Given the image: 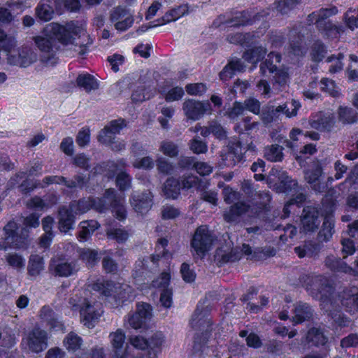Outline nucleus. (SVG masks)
<instances>
[{
  "label": "nucleus",
  "instance_id": "5701e85b",
  "mask_svg": "<svg viewBox=\"0 0 358 358\" xmlns=\"http://www.w3.org/2000/svg\"><path fill=\"white\" fill-rule=\"evenodd\" d=\"M60 6V3L53 0H41L36 8L37 17L43 21H49L53 17L54 9L52 4Z\"/></svg>",
  "mask_w": 358,
  "mask_h": 358
},
{
  "label": "nucleus",
  "instance_id": "39448f33",
  "mask_svg": "<svg viewBox=\"0 0 358 358\" xmlns=\"http://www.w3.org/2000/svg\"><path fill=\"white\" fill-rule=\"evenodd\" d=\"M337 13L336 7L322 8L310 14L307 21L309 24H315L319 31L327 37L336 38L344 31V29L342 26L334 24L328 18Z\"/></svg>",
  "mask_w": 358,
  "mask_h": 358
},
{
  "label": "nucleus",
  "instance_id": "a878e982",
  "mask_svg": "<svg viewBox=\"0 0 358 358\" xmlns=\"http://www.w3.org/2000/svg\"><path fill=\"white\" fill-rule=\"evenodd\" d=\"M250 211V206L243 202H238L231 206L229 211L224 214V217L227 222H234L237 220L240 215Z\"/></svg>",
  "mask_w": 358,
  "mask_h": 358
},
{
  "label": "nucleus",
  "instance_id": "c85d7f7f",
  "mask_svg": "<svg viewBox=\"0 0 358 358\" xmlns=\"http://www.w3.org/2000/svg\"><path fill=\"white\" fill-rule=\"evenodd\" d=\"M320 245L313 241L306 242L303 245L296 247L294 251L300 258L314 257L320 252Z\"/></svg>",
  "mask_w": 358,
  "mask_h": 358
},
{
  "label": "nucleus",
  "instance_id": "052dcab7",
  "mask_svg": "<svg viewBox=\"0 0 358 358\" xmlns=\"http://www.w3.org/2000/svg\"><path fill=\"white\" fill-rule=\"evenodd\" d=\"M8 264L15 269L23 268L25 266V259L20 255L10 253L6 256Z\"/></svg>",
  "mask_w": 358,
  "mask_h": 358
},
{
  "label": "nucleus",
  "instance_id": "e433bc0d",
  "mask_svg": "<svg viewBox=\"0 0 358 358\" xmlns=\"http://www.w3.org/2000/svg\"><path fill=\"white\" fill-rule=\"evenodd\" d=\"M338 115L340 120L344 124H353L358 121V113L352 108L340 107Z\"/></svg>",
  "mask_w": 358,
  "mask_h": 358
},
{
  "label": "nucleus",
  "instance_id": "6e6d98bb",
  "mask_svg": "<svg viewBox=\"0 0 358 358\" xmlns=\"http://www.w3.org/2000/svg\"><path fill=\"white\" fill-rule=\"evenodd\" d=\"M199 309H196L192 319V325L198 327L200 330H205L206 332L210 330L211 322L208 318L202 319L199 317Z\"/></svg>",
  "mask_w": 358,
  "mask_h": 358
},
{
  "label": "nucleus",
  "instance_id": "09e8293b",
  "mask_svg": "<svg viewBox=\"0 0 358 358\" xmlns=\"http://www.w3.org/2000/svg\"><path fill=\"white\" fill-rule=\"evenodd\" d=\"M259 250H260V249H257L252 252L251 247L249 245H247L245 243L243 244L242 248H241V251H242L243 254H244L245 255L250 256V258H251V259L266 257L268 256L274 255V254H275L274 250L273 249L272 250H270V249L262 250V255H261L259 257L257 255V253Z\"/></svg>",
  "mask_w": 358,
  "mask_h": 358
},
{
  "label": "nucleus",
  "instance_id": "4be33fe9",
  "mask_svg": "<svg viewBox=\"0 0 358 358\" xmlns=\"http://www.w3.org/2000/svg\"><path fill=\"white\" fill-rule=\"evenodd\" d=\"M322 175V168L318 164H314L310 170L305 172V179L312 188L318 192H322L325 186L320 182V177Z\"/></svg>",
  "mask_w": 358,
  "mask_h": 358
},
{
  "label": "nucleus",
  "instance_id": "423d86ee",
  "mask_svg": "<svg viewBox=\"0 0 358 358\" xmlns=\"http://www.w3.org/2000/svg\"><path fill=\"white\" fill-rule=\"evenodd\" d=\"M92 289L99 292L106 297L113 298L115 305L134 298L131 287L126 284H115L112 281L98 280L92 285Z\"/></svg>",
  "mask_w": 358,
  "mask_h": 358
},
{
  "label": "nucleus",
  "instance_id": "4c0bfd02",
  "mask_svg": "<svg viewBox=\"0 0 358 358\" xmlns=\"http://www.w3.org/2000/svg\"><path fill=\"white\" fill-rule=\"evenodd\" d=\"M325 264L331 270L334 271L348 273L352 270L351 268L341 260V259H338L334 256L327 257L325 260Z\"/></svg>",
  "mask_w": 358,
  "mask_h": 358
},
{
  "label": "nucleus",
  "instance_id": "ea45409f",
  "mask_svg": "<svg viewBox=\"0 0 358 358\" xmlns=\"http://www.w3.org/2000/svg\"><path fill=\"white\" fill-rule=\"evenodd\" d=\"M266 53V50L260 46L246 51L243 57L248 62L256 64L262 58H263Z\"/></svg>",
  "mask_w": 358,
  "mask_h": 358
},
{
  "label": "nucleus",
  "instance_id": "37998d69",
  "mask_svg": "<svg viewBox=\"0 0 358 358\" xmlns=\"http://www.w3.org/2000/svg\"><path fill=\"white\" fill-rule=\"evenodd\" d=\"M228 148L233 153L234 157V159H231L229 164H237L241 162L243 158V154L246 152V148L243 147L239 141L231 143Z\"/></svg>",
  "mask_w": 358,
  "mask_h": 358
},
{
  "label": "nucleus",
  "instance_id": "0e129e2a",
  "mask_svg": "<svg viewBox=\"0 0 358 358\" xmlns=\"http://www.w3.org/2000/svg\"><path fill=\"white\" fill-rule=\"evenodd\" d=\"M15 45L13 38L8 36L2 29H0V48L8 52Z\"/></svg>",
  "mask_w": 358,
  "mask_h": 358
},
{
  "label": "nucleus",
  "instance_id": "ddd939ff",
  "mask_svg": "<svg viewBox=\"0 0 358 358\" xmlns=\"http://www.w3.org/2000/svg\"><path fill=\"white\" fill-rule=\"evenodd\" d=\"M108 204L103 203L102 198H84L78 201H74L69 206L71 210L75 215L83 214L90 209L94 208L99 212H104L108 208Z\"/></svg>",
  "mask_w": 358,
  "mask_h": 358
},
{
  "label": "nucleus",
  "instance_id": "2f4dec72",
  "mask_svg": "<svg viewBox=\"0 0 358 358\" xmlns=\"http://www.w3.org/2000/svg\"><path fill=\"white\" fill-rule=\"evenodd\" d=\"M301 105L298 100L292 99L291 101L286 102L282 105L276 107V111L279 115L283 114L287 118L296 116L298 110L301 108Z\"/></svg>",
  "mask_w": 358,
  "mask_h": 358
},
{
  "label": "nucleus",
  "instance_id": "3c124183",
  "mask_svg": "<svg viewBox=\"0 0 358 358\" xmlns=\"http://www.w3.org/2000/svg\"><path fill=\"white\" fill-rule=\"evenodd\" d=\"M260 117L262 122L267 124L275 121L279 117V114L276 111V107L267 106L262 109Z\"/></svg>",
  "mask_w": 358,
  "mask_h": 358
},
{
  "label": "nucleus",
  "instance_id": "13d9d810",
  "mask_svg": "<svg viewBox=\"0 0 358 358\" xmlns=\"http://www.w3.org/2000/svg\"><path fill=\"white\" fill-rule=\"evenodd\" d=\"M345 22L351 30L358 27V9H349L345 14Z\"/></svg>",
  "mask_w": 358,
  "mask_h": 358
},
{
  "label": "nucleus",
  "instance_id": "603ef678",
  "mask_svg": "<svg viewBox=\"0 0 358 358\" xmlns=\"http://www.w3.org/2000/svg\"><path fill=\"white\" fill-rule=\"evenodd\" d=\"M107 236L110 239H114L118 243H124L129 238L128 232L121 228H111L107 230Z\"/></svg>",
  "mask_w": 358,
  "mask_h": 358
},
{
  "label": "nucleus",
  "instance_id": "412c9836",
  "mask_svg": "<svg viewBox=\"0 0 358 358\" xmlns=\"http://www.w3.org/2000/svg\"><path fill=\"white\" fill-rule=\"evenodd\" d=\"M39 316L43 322H45L50 326V329L55 331L63 330L64 324L50 307L43 306L40 310Z\"/></svg>",
  "mask_w": 358,
  "mask_h": 358
},
{
  "label": "nucleus",
  "instance_id": "e2e57ef3",
  "mask_svg": "<svg viewBox=\"0 0 358 358\" xmlns=\"http://www.w3.org/2000/svg\"><path fill=\"white\" fill-rule=\"evenodd\" d=\"M308 338L315 342L317 345H324L328 338L318 329H311L308 333Z\"/></svg>",
  "mask_w": 358,
  "mask_h": 358
},
{
  "label": "nucleus",
  "instance_id": "f257e3e1",
  "mask_svg": "<svg viewBox=\"0 0 358 358\" xmlns=\"http://www.w3.org/2000/svg\"><path fill=\"white\" fill-rule=\"evenodd\" d=\"M85 36V27L81 22L71 21L65 24L51 22L43 28L42 35L35 36L34 41L41 52L47 55V62L58 50L55 40L62 45L64 50L73 55H85L87 52V44L79 41Z\"/></svg>",
  "mask_w": 358,
  "mask_h": 358
},
{
  "label": "nucleus",
  "instance_id": "58836bf2",
  "mask_svg": "<svg viewBox=\"0 0 358 358\" xmlns=\"http://www.w3.org/2000/svg\"><path fill=\"white\" fill-rule=\"evenodd\" d=\"M180 184L173 178H169L164 187V195L168 198L176 199L180 194Z\"/></svg>",
  "mask_w": 358,
  "mask_h": 358
},
{
  "label": "nucleus",
  "instance_id": "f03ea898",
  "mask_svg": "<svg viewBox=\"0 0 358 358\" xmlns=\"http://www.w3.org/2000/svg\"><path fill=\"white\" fill-rule=\"evenodd\" d=\"M305 286L313 296L321 301V306L326 311H330L329 306L334 308L341 304L348 308L352 307L354 299L358 294V288L352 287L343 289L334 295L328 280L321 275L308 276Z\"/></svg>",
  "mask_w": 358,
  "mask_h": 358
},
{
  "label": "nucleus",
  "instance_id": "aec40b11",
  "mask_svg": "<svg viewBox=\"0 0 358 358\" xmlns=\"http://www.w3.org/2000/svg\"><path fill=\"white\" fill-rule=\"evenodd\" d=\"M147 342L148 351H145L141 358H158V355L161 352L165 343L164 334L159 331L155 332L147 340Z\"/></svg>",
  "mask_w": 358,
  "mask_h": 358
},
{
  "label": "nucleus",
  "instance_id": "9d476101",
  "mask_svg": "<svg viewBox=\"0 0 358 358\" xmlns=\"http://www.w3.org/2000/svg\"><path fill=\"white\" fill-rule=\"evenodd\" d=\"M213 238L206 226L198 227L192 239L191 245L196 255L203 257L210 249Z\"/></svg>",
  "mask_w": 358,
  "mask_h": 358
},
{
  "label": "nucleus",
  "instance_id": "6e6552de",
  "mask_svg": "<svg viewBox=\"0 0 358 358\" xmlns=\"http://www.w3.org/2000/svg\"><path fill=\"white\" fill-rule=\"evenodd\" d=\"M275 58L276 63H279L281 60V56L278 53L271 52L267 56L266 59L260 66V71L263 76H267L273 74L275 82L280 85L286 84L288 79V73L284 69H278L273 64V59Z\"/></svg>",
  "mask_w": 358,
  "mask_h": 358
},
{
  "label": "nucleus",
  "instance_id": "f8f14e48",
  "mask_svg": "<svg viewBox=\"0 0 358 358\" xmlns=\"http://www.w3.org/2000/svg\"><path fill=\"white\" fill-rule=\"evenodd\" d=\"M110 20L117 31H124L132 26L134 14L129 9L118 6L110 10Z\"/></svg>",
  "mask_w": 358,
  "mask_h": 358
},
{
  "label": "nucleus",
  "instance_id": "cd10ccee",
  "mask_svg": "<svg viewBox=\"0 0 358 358\" xmlns=\"http://www.w3.org/2000/svg\"><path fill=\"white\" fill-rule=\"evenodd\" d=\"M181 9V8H178L170 10L169 12L166 13L162 19L157 20V24H153V22H151L148 27H142L140 29L138 30V31L140 33H143L146 31L149 28H153L158 25H162L178 20L184 13Z\"/></svg>",
  "mask_w": 358,
  "mask_h": 358
},
{
  "label": "nucleus",
  "instance_id": "b1692460",
  "mask_svg": "<svg viewBox=\"0 0 358 358\" xmlns=\"http://www.w3.org/2000/svg\"><path fill=\"white\" fill-rule=\"evenodd\" d=\"M110 342L117 358H126L127 350L123 348L125 335L122 330L117 329L110 334Z\"/></svg>",
  "mask_w": 358,
  "mask_h": 358
},
{
  "label": "nucleus",
  "instance_id": "a211bd4d",
  "mask_svg": "<svg viewBox=\"0 0 358 358\" xmlns=\"http://www.w3.org/2000/svg\"><path fill=\"white\" fill-rule=\"evenodd\" d=\"M320 218L316 208L307 206L303 208L301 222L304 231H313L318 228Z\"/></svg>",
  "mask_w": 358,
  "mask_h": 358
},
{
  "label": "nucleus",
  "instance_id": "c9c22d12",
  "mask_svg": "<svg viewBox=\"0 0 358 358\" xmlns=\"http://www.w3.org/2000/svg\"><path fill=\"white\" fill-rule=\"evenodd\" d=\"M77 85L89 92L98 88L96 80L91 75L85 73L80 74L76 79Z\"/></svg>",
  "mask_w": 358,
  "mask_h": 358
},
{
  "label": "nucleus",
  "instance_id": "9b49d317",
  "mask_svg": "<svg viewBox=\"0 0 358 358\" xmlns=\"http://www.w3.org/2000/svg\"><path fill=\"white\" fill-rule=\"evenodd\" d=\"M36 59V53L29 48H22L17 50L11 48L7 53V61L10 65L27 67Z\"/></svg>",
  "mask_w": 358,
  "mask_h": 358
},
{
  "label": "nucleus",
  "instance_id": "7ed1b4c3",
  "mask_svg": "<svg viewBox=\"0 0 358 358\" xmlns=\"http://www.w3.org/2000/svg\"><path fill=\"white\" fill-rule=\"evenodd\" d=\"M40 215L31 213L24 219L25 227L21 233L17 232V224L14 221L9 222L3 228V237L0 242V250H7L8 248H23L26 245L28 235L27 228H36L39 226Z\"/></svg>",
  "mask_w": 358,
  "mask_h": 358
},
{
  "label": "nucleus",
  "instance_id": "338daca9",
  "mask_svg": "<svg viewBox=\"0 0 358 358\" xmlns=\"http://www.w3.org/2000/svg\"><path fill=\"white\" fill-rule=\"evenodd\" d=\"M180 210L171 205L163 206L161 210L162 217L164 220L174 219L179 216Z\"/></svg>",
  "mask_w": 358,
  "mask_h": 358
},
{
  "label": "nucleus",
  "instance_id": "4d7b16f0",
  "mask_svg": "<svg viewBox=\"0 0 358 358\" xmlns=\"http://www.w3.org/2000/svg\"><path fill=\"white\" fill-rule=\"evenodd\" d=\"M254 36L250 33L242 34L241 33H236L235 34H230L227 37V40L230 43H240L241 45H248L251 41V37Z\"/></svg>",
  "mask_w": 358,
  "mask_h": 358
},
{
  "label": "nucleus",
  "instance_id": "393cba45",
  "mask_svg": "<svg viewBox=\"0 0 358 358\" xmlns=\"http://www.w3.org/2000/svg\"><path fill=\"white\" fill-rule=\"evenodd\" d=\"M73 212L66 207H62L59 210V227L61 231L67 232L73 228L74 224Z\"/></svg>",
  "mask_w": 358,
  "mask_h": 358
},
{
  "label": "nucleus",
  "instance_id": "0eeeda50",
  "mask_svg": "<svg viewBox=\"0 0 358 358\" xmlns=\"http://www.w3.org/2000/svg\"><path fill=\"white\" fill-rule=\"evenodd\" d=\"M47 332L39 327H34L23 337L22 345L24 349L38 353L47 348Z\"/></svg>",
  "mask_w": 358,
  "mask_h": 358
},
{
  "label": "nucleus",
  "instance_id": "1a4fd4ad",
  "mask_svg": "<svg viewBox=\"0 0 358 358\" xmlns=\"http://www.w3.org/2000/svg\"><path fill=\"white\" fill-rule=\"evenodd\" d=\"M103 203L108 204V210L111 208L114 216L119 220H124L127 217V210L124 205L125 197L117 195L115 189H106L102 198Z\"/></svg>",
  "mask_w": 358,
  "mask_h": 358
},
{
  "label": "nucleus",
  "instance_id": "864d4df0",
  "mask_svg": "<svg viewBox=\"0 0 358 358\" xmlns=\"http://www.w3.org/2000/svg\"><path fill=\"white\" fill-rule=\"evenodd\" d=\"M171 275L170 273L164 271L152 282V287L156 289H159L160 291H163L164 289H171L169 287Z\"/></svg>",
  "mask_w": 358,
  "mask_h": 358
},
{
  "label": "nucleus",
  "instance_id": "79ce46f5",
  "mask_svg": "<svg viewBox=\"0 0 358 358\" xmlns=\"http://www.w3.org/2000/svg\"><path fill=\"white\" fill-rule=\"evenodd\" d=\"M43 257L32 255L30 257L28 266L29 273L32 276H36L40 273L43 269Z\"/></svg>",
  "mask_w": 358,
  "mask_h": 358
},
{
  "label": "nucleus",
  "instance_id": "774afa93",
  "mask_svg": "<svg viewBox=\"0 0 358 358\" xmlns=\"http://www.w3.org/2000/svg\"><path fill=\"white\" fill-rule=\"evenodd\" d=\"M189 149L195 154H202L206 152L208 147L205 142L194 138L189 142Z\"/></svg>",
  "mask_w": 358,
  "mask_h": 358
},
{
  "label": "nucleus",
  "instance_id": "f704fd0d",
  "mask_svg": "<svg viewBox=\"0 0 358 358\" xmlns=\"http://www.w3.org/2000/svg\"><path fill=\"white\" fill-rule=\"evenodd\" d=\"M159 260V255H152L148 259H138L135 264L133 269V276L136 278L137 277L141 276L146 271L148 267V261H150L153 263V264H156Z\"/></svg>",
  "mask_w": 358,
  "mask_h": 358
},
{
  "label": "nucleus",
  "instance_id": "c756f323",
  "mask_svg": "<svg viewBox=\"0 0 358 358\" xmlns=\"http://www.w3.org/2000/svg\"><path fill=\"white\" fill-rule=\"evenodd\" d=\"M262 17V15H257L251 18L248 12L238 13L232 19L227 21V23L230 27L244 26L251 24L257 20H260Z\"/></svg>",
  "mask_w": 358,
  "mask_h": 358
},
{
  "label": "nucleus",
  "instance_id": "2eb2a0df",
  "mask_svg": "<svg viewBox=\"0 0 358 358\" xmlns=\"http://www.w3.org/2000/svg\"><path fill=\"white\" fill-rule=\"evenodd\" d=\"M151 306L148 303L137 305L136 311L128 316L129 326L135 329L143 328L151 317Z\"/></svg>",
  "mask_w": 358,
  "mask_h": 358
},
{
  "label": "nucleus",
  "instance_id": "bf43d9fd",
  "mask_svg": "<svg viewBox=\"0 0 358 358\" xmlns=\"http://www.w3.org/2000/svg\"><path fill=\"white\" fill-rule=\"evenodd\" d=\"M343 57L342 53H338L337 56L331 55L327 58V62L331 64L329 68L331 73H336L343 69L342 59Z\"/></svg>",
  "mask_w": 358,
  "mask_h": 358
},
{
  "label": "nucleus",
  "instance_id": "49530a36",
  "mask_svg": "<svg viewBox=\"0 0 358 358\" xmlns=\"http://www.w3.org/2000/svg\"><path fill=\"white\" fill-rule=\"evenodd\" d=\"M264 156L271 162H280L282 160V148L278 145H272L265 148Z\"/></svg>",
  "mask_w": 358,
  "mask_h": 358
},
{
  "label": "nucleus",
  "instance_id": "f3484780",
  "mask_svg": "<svg viewBox=\"0 0 358 358\" xmlns=\"http://www.w3.org/2000/svg\"><path fill=\"white\" fill-rule=\"evenodd\" d=\"M152 195L150 192H134L129 199L131 206L138 213H148L152 207Z\"/></svg>",
  "mask_w": 358,
  "mask_h": 358
},
{
  "label": "nucleus",
  "instance_id": "20e7f679",
  "mask_svg": "<svg viewBox=\"0 0 358 358\" xmlns=\"http://www.w3.org/2000/svg\"><path fill=\"white\" fill-rule=\"evenodd\" d=\"M88 292L78 290L72 294L69 303L73 310H78L80 313L83 324L89 328L94 326L102 313L99 305L92 303L87 298Z\"/></svg>",
  "mask_w": 358,
  "mask_h": 358
},
{
  "label": "nucleus",
  "instance_id": "680f3d73",
  "mask_svg": "<svg viewBox=\"0 0 358 358\" xmlns=\"http://www.w3.org/2000/svg\"><path fill=\"white\" fill-rule=\"evenodd\" d=\"M329 307L331 308V306H329ZM329 310L331 319L338 327H348L350 324V320L345 317L342 313L336 310L332 312L331 308H329Z\"/></svg>",
  "mask_w": 358,
  "mask_h": 358
},
{
  "label": "nucleus",
  "instance_id": "8fccbe9b",
  "mask_svg": "<svg viewBox=\"0 0 358 358\" xmlns=\"http://www.w3.org/2000/svg\"><path fill=\"white\" fill-rule=\"evenodd\" d=\"M321 90L334 97H338L340 95V89L336 85L335 83L330 79L323 78L320 81Z\"/></svg>",
  "mask_w": 358,
  "mask_h": 358
},
{
  "label": "nucleus",
  "instance_id": "a19ab883",
  "mask_svg": "<svg viewBox=\"0 0 358 358\" xmlns=\"http://www.w3.org/2000/svg\"><path fill=\"white\" fill-rule=\"evenodd\" d=\"M82 338L73 332L69 333L64 340V345L69 352H75L82 345Z\"/></svg>",
  "mask_w": 358,
  "mask_h": 358
},
{
  "label": "nucleus",
  "instance_id": "72a5a7b5",
  "mask_svg": "<svg viewBox=\"0 0 358 358\" xmlns=\"http://www.w3.org/2000/svg\"><path fill=\"white\" fill-rule=\"evenodd\" d=\"M334 233V219L331 215L324 217L322 229L319 232V238L323 241H328Z\"/></svg>",
  "mask_w": 358,
  "mask_h": 358
},
{
  "label": "nucleus",
  "instance_id": "4468645a",
  "mask_svg": "<svg viewBox=\"0 0 358 358\" xmlns=\"http://www.w3.org/2000/svg\"><path fill=\"white\" fill-rule=\"evenodd\" d=\"M183 110L185 115L191 120H199L205 113H210V103L207 101H197L188 99L183 103Z\"/></svg>",
  "mask_w": 358,
  "mask_h": 358
},
{
  "label": "nucleus",
  "instance_id": "bb28decb",
  "mask_svg": "<svg viewBox=\"0 0 358 358\" xmlns=\"http://www.w3.org/2000/svg\"><path fill=\"white\" fill-rule=\"evenodd\" d=\"M43 163L39 160H34L30 162L29 168L25 172L18 173L14 178H11L10 183L12 185H15L19 182L18 178L22 179L26 176H36L42 174Z\"/></svg>",
  "mask_w": 358,
  "mask_h": 358
},
{
  "label": "nucleus",
  "instance_id": "a18cd8bd",
  "mask_svg": "<svg viewBox=\"0 0 358 358\" xmlns=\"http://www.w3.org/2000/svg\"><path fill=\"white\" fill-rule=\"evenodd\" d=\"M80 258L88 267H92L99 260L98 252L95 250L83 248L80 251Z\"/></svg>",
  "mask_w": 358,
  "mask_h": 358
},
{
  "label": "nucleus",
  "instance_id": "de8ad7c7",
  "mask_svg": "<svg viewBox=\"0 0 358 358\" xmlns=\"http://www.w3.org/2000/svg\"><path fill=\"white\" fill-rule=\"evenodd\" d=\"M281 188L282 192L287 194H295L299 191L297 182L290 178L285 173L282 175Z\"/></svg>",
  "mask_w": 358,
  "mask_h": 358
},
{
  "label": "nucleus",
  "instance_id": "c03bdc74",
  "mask_svg": "<svg viewBox=\"0 0 358 358\" xmlns=\"http://www.w3.org/2000/svg\"><path fill=\"white\" fill-rule=\"evenodd\" d=\"M228 148L233 153L234 157V159H231L229 164H237L241 162L243 158V154L246 152V148L243 147L239 141L231 143Z\"/></svg>",
  "mask_w": 358,
  "mask_h": 358
},
{
  "label": "nucleus",
  "instance_id": "6ab92c4d",
  "mask_svg": "<svg viewBox=\"0 0 358 358\" xmlns=\"http://www.w3.org/2000/svg\"><path fill=\"white\" fill-rule=\"evenodd\" d=\"M334 123L335 117L330 112L318 113L313 115L309 120L310 127L320 131L330 130Z\"/></svg>",
  "mask_w": 358,
  "mask_h": 358
},
{
  "label": "nucleus",
  "instance_id": "dca6fc26",
  "mask_svg": "<svg viewBox=\"0 0 358 358\" xmlns=\"http://www.w3.org/2000/svg\"><path fill=\"white\" fill-rule=\"evenodd\" d=\"M50 270L55 276L69 277L78 271L75 262H68L60 257H53L50 264Z\"/></svg>",
  "mask_w": 358,
  "mask_h": 358
},
{
  "label": "nucleus",
  "instance_id": "473e14b6",
  "mask_svg": "<svg viewBox=\"0 0 358 358\" xmlns=\"http://www.w3.org/2000/svg\"><path fill=\"white\" fill-rule=\"evenodd\" d=\"M99 227V224L96 220H92L81 222L80 224V230L78 235L79 241H87Z\"/></svg>",
  "mask_w": 358,
  "mask_h": 358
},
{
  "label": "nucleus",
  "instance_id": "69168bd1",
  "mask_svg": "<svg viewBox=\"0 0 358 358\" xmlns=\"http://www.w3.org/2000/svg\"><path fill=\"white\" fill-rule=\"evenodd\" d=\"M127 165L126 161L124 159H120L116 162L111 161L108 162L106 164V169H108V173H107L108 178H113L115 176V172L120 169L124 167Z\"/></svg>",
  "mask_w": 358,
  "mask_h": 358
},
{
  "label": "nucleus",
  "instance_id": "5fc2aeb1",
  "mask_svg": "<svg viewBox=\"0 0 358 358\" xmlns=\"http://www.w3.org/2000/svg\"><path fill=\"white\" fill-rule=\"evenodd\" d=\"M116 185L120 191H126L131 187V178L124 171L120 172L116 177Z\"/></svg>",
  "mask_w": 358,
  "mask_h": 358
},
{
  "label": "nucleus",
  "instance_id": "7c9ffc66",
  "mask_svg": "<svg viewBox=\"0 0 358 358\" xmlns=\"http://www.w3.org/2000/svg\"><path fill=\"white\" fill-rule=\"evenodd\" d=\"M312 315V308L307 303H299L294 308L293 322L294 324H299L305 320H309Z\"/></svg>",
  "mask_w": 358,
  "mask_h": 358
}]
</instances>
